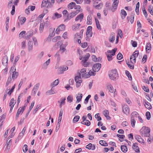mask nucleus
I'll list each match as a JSON object with an SVG mask.
<instances>
[{
	"label": "nucleus",
	"mask_w": 153,
	"mask_h": 153,
	"mask_svg": "<svg viewBox=\"0 0 153 153\" xmlns=\"http://www.w3.org/2000/svg\"><path fill=\"white\" fill-rule=\"evenodd\" d=\"M150 129L149 128L145 126H143L140 131V134L143 137H149Z\"/></svg>",
	"instance_id": "1"
},
{
	"label": "nucleus",
	"mask_w": 153,
	"mask_h": 153,
	"mask_svg": "<svg viewBox=\"0 0 153 153\" xmlns=\"http://www.w3.org/2000/svg\"><path fill=\"white\" fill-rule=\"evenodd\" d=\"M109 78L112 80H116L118 77L117 71L116 69L112 70L109 72Z\"/></svg>",
	"instance_id": "2"
},
{
	"label": "nucleus",
	"mask_w": 153,
	"mask_h": 153,
	"mask_svg": "<svg viewBox=\"0 0 153 153\" xmlns=\"http://www.w3.org/2000/svg\"><path fill=\"white\" fill-rule=\"evenodd\" d=\"M117 50L116 48H114L112 50H108L106 53V56L108 60L109 61H111L113 59L112 56L115 55V52Z\"/></svg>",
	"instance_id": "3"
},
{
	"label": "nucleus",
	"mask_w": 153,
	"mask_h": 153,
	"mask_svg": "<svg viewBox=\"0 0 153 153\" xmlns=\"http://www.w3.org/2000/svg\"><path fill=\"white\" fill-rule=\"evenodd\" d=\"M92 27L91 26H89L87 28L86 32V39L87 40H89L90 38L92 35Z\"/></svg>",
	"instance_id": "4"
},
{
	"label": "nucleus",
	"mask_w": 153,
	"mask_h": 153,
	"mask_svg": "<svg viewBox=\"0 0 153 153\" xmlns=\"http://www.w3.org/2000/svg\"><path fill=\"white\" fill-rule=\"evenodd\" d=\"M139 53L138 51H135L130 57V60L131 62L134 64L135 63L136 58L137 57Z\"/></svg>",
	"instance_id": "5"
},
{
	"label": "nucleus",
	"mask_w": 153,
	"mask_h": 153,
	"mask_svg": "<svg viewBox=\"0 0 153 153\" xmlns=\"http://www.w3.org/2000/svg\"><path fill=\"white\" fill-rule=\"evenodd\" d=\"M113 3L111 7V10L112 12H114L117 9L119 0H111Z\"/></svg>",
	"instance_id": "6"
},
{
	"label": "nucleus",
	"mask_w": 153,
	"mask_h": 153,
	"mask_svg": "<svg viewBox=\"0 0 153 153\" xmlns=\"http://www.w3.org/2000/svg\"><path fill=\"white\" fill-rule=\"evenodd\" d=\"M65 28V25L64 24H61L59 26L56 30V33L58 34L60 31L64 30Z\"/></svg>",
	"instance_id": "7"
},
{
	"label": "nucleus",
	"mask_w": 153,
	"mask_h": 153,
	"mask_svg": "<svg viewBox=\"0 0 153 153\" xmlns=\"http://www.w3.org/2000/svg\"><path fill=\"white\" fill-rule=\"evenodd\" d=\"M122 111L124 114L126 115H128L130 112V109L128 106L126 105H123L122 106Z\"/></svg>",
	"instance_id": "8"
},
{
	"label": "nucleus",
	"mask_w": 153,
	"mask_h": 153,
	"mask_svg": "<svg viewBox=\"0 0 153 153\" xmlns=\"http://www.w3.org/2000/svg\"><path fill=\"white\" fill-rule=\"evenodd\" d=\"M75 79L76 82V87L78 88L81 85V83L82 82V78L80 76H77L75 77Z\"/></svg>",
	"instance_id": "9"
},
{
	"label": "nucleus",
	"mask_w": 153,
	"mask_h": 153,
	"mask_svg": "<svg viewBox=\"0 0 153 153\" xmlns=\"http://www.w3.org/2000/svg\"><path fill=\"white\" fill-rule=\"evenodd\" d=\"M51 4L49 0H43L41 5L42 7H48Z\"/></svg>",
	"instance_id": "10"
},
{
	"label": "nucleus",
	"mask_w": 153,
	"mask_h": 153,
	"mask_svg": "<svg viewBox=\"0 0 153 153\" xmlns=\"http://www.w3.org/2000/svg\"><path fill=\"white\" fill-rule=\"evenodd\" d=\"M101 64L100 63H96L93 66L92 70L95 72H97L100 70L101 67Z\"/></svg>",
	"instance_id": "11"
},
{
	"label": "nucleus",
	"mask_w": 153,
	"mask_h": 153,
	"mask_svg": "<svg viewBox=\"0 0 153 153\" xmlns=\"http://www.w3.org/2000/svg\"><path fill=\"white\" fill-rule=\"evenodd\" d=\"M135 138L140 143L144 145L145 142L144 140L139 135H136L134 136Z\"/></svg>",
	"instance_id": "12"
},
{
	"label": "nucleus",
	"mask_w": 153,
	"mask_h": 153,
	"mask_svg": "<svg viewBox=\"0 0 153 153\" xmlns=\"http://www.w3.org/2000/svg\"><path fill=\"white\" fill-rule=\"evenodd\" d=\"M81 25L79 23H76L74 22V24L71 26L72 30L74 31H76L78 30L80 26Z\"/></svg>",
	"instance_id": "13"
},
{
	"label": "nucleus",
	"mask_w": 153,
	"mask_h": 153,
	"mask_svg": "<svg viewBox=\"0 0 153 153\" xmlns=\"http://www.w3.org/2000/svg\"><path fill=\"white\" fill-rule=\"evenodd\" d=\"M132 148L133 149L136 153H139L140 151L138 144L137 143H135L133 144Z\"/></svg>",
	"instance_id": "14"
},
{
	"label": "nucleus",
	"mask_w": 153,
	"mask_h": 153,
	"mask_svg": "<svg viewBox=\"0 0 153 153\" xmlns=\"http://www.w3.org/2000/svg\"><path fill=\"white\" fill-rule=\"evenodd\" d=\"M84 17V14L83 13H81L78 15L75 19V21L78 22L79 21L81 22L83 19Z\"/></svg>",
	"instance_id": "15"
},
{
	"label": "nucleus",
	"mask_w": 153,
	"mask_h": 153,
	"mask_svg": "<svg viewBox=\"0 0 153 153\" xmlns=\"http://www.w3.org/2000/svg\"><path fill=\"white\" fill-rule=\"evenodd\" d=\"M46 93L48 95H51L56 93L57 91L54 87H52L51 89L47 91Z\"/></svg>",
	"instance_id": "16"
},
{
	"label": "nucleus",
	"mask_w": 153,
	"mask_h": 153,
	"mask_svg": "<svg viewBox=\"0 0 153 153\" xmlns=\"http://www.w3.org/2000/svg\"><path fill=\"white\" fill-rule=\"evenodd\" d=\"M106 87L109 91L112 93L114 92V88L112 85L110 83H108L106 85Z\"/></svg>",
	"instance_id": "17"
},
{
	"label": "nucleus",
	"mask_w": 153,
	"mask_h": 153,
	"mask_svg": "<svg viewBox=\"0 0 153 153\" xmlns=\"http://www.w3.org/2000/svg\"><path fill=\"white\" fill-rule=\"evenodd\" d=\"M68 68L66 66L60 67L59 68L58 70L59 74H62L64 72L67 70Z\"/></svg>",
	"instance_id": "18"
},
{
	"label": "nucleus",
	"mask_w": 153,
	"mask_h": 153,
	"mask_svg": "<svg viewBox=\"0 0 153 153\" xmlns=\"http://www.w3.org/2000/svg\"><path fill=\"white\" fill-rule=\"evenodd\" d=\"M74 9L76 10L74 11L77 14L80 12H82V11L81 6L79 5H76L74 7Z\"/></svg>",
	"instance_id": "19"
},
{
	"label": "nucleus",
	"mask_w": 153,
	"mask_h": 153,
	"mask_svg": "<svg viewBox=\"0 0 153 153\" xmlns=\"http://www.w3.org/2000/svg\"><path fill=\"white\" fill-rule=\"evenodd\" d=\"M27 48L29 52H30L32 51L33 49V43L31 41H29L28 42Z\"/></svg>",
	"instance_id": "20"
},
{
	"label": "nucleus",
	"mask_w": 153,
	"mask_h": 153,
	"mask_svg": "<svg viewBox=\"0 0 153 153\" xmlns=\"http://www.w3.org/2000/svg\"><path fill=\"white\" fill-rule=\"evenodd\" d=\"M50 59H48L42 65V68L45 69H46L47 68L48 65L50 64Z\"/></svg>",
	"instance_id": "21"
},
{
	"label": "nucleus",
	"mask_w": 153,
	"mask_h": 153,
	"mask_svg": "<svg viewBox=\"0 0 153 153\" xmlns=\"http://www.w3.org/2000/svg\"><path fill=\"white\" fill-rule=\"evenodd\" d=\"M25 106H24L23 107H20L19 108L16 114V117H18L19 115L20 114V113L21 112L22 113L23 112L25 109Z\"/></svg>",
	"instance_id": "22"
},
{
	"label": "nucleus",
	"mask_w": 153,
	"mask_h": 153,
	"mask_svg": "<svg viewBox=\"0 0 153 153\" xmlns=\"http://www.w3.org/2000/svg\"><path fill=\"white\" fill-rule=\"evenodd\" d=\"M152 48L151 44L149 43L146 44V52L148 53H149L150 52Z\"/></svg>",
	"instance_id": "23"
},
{
	"label": "nucleus",
	"mask_w": 153,
	"mask_h": 153,
	"mask_svg": "<svg viewBox=\"0 0 153 153\" xmlns=\"http://www.w3.org/2000/svg\"><path fill=\"white\" fill-rule=\"evenodd\" d=\"M82 96V95L81 93H78L76 95V103L79 102L81 101Z\"/></svg>",
	"instance_id": "24"
},
{
	"label": "nucleus",
	"mask_w": 153,
	"mask_h": 153,
	"mask_svg": "<svg viewBox=\"0 0 153 153\" xmlns=\"http://www.w3.org/2000/svg\"><path fill=\"white\" fill-rule=\"evenodd\" d=\"M62 17L61 14L58 13L57 12L55 13L52 17V19L53 20H55L56 19Z\"/></svg>",
	"instance_id": "25"
},
{
	"label": "nucleus",
	"mask_w": 153,
	"mask_h": 153,
	"mask_svg": "<svg viewBox=\"0 0 153 153\" xmlns=\"http://www.w3.org/2000/svg\"><path fill=\"white\" fill-rule=\"evenodd\" d=\"M86 148L89 150H94L95 149L94 145H93L91 143H89L86 146Z\"/></svg>",
	"instance_id": "26"
},
{
	"label": "nucleus",
	"mask_w": 153,
	"mask_h": 153,
	"mask_svg": "<svg viewBox=\"0 0 153 153\" xmlns=\"http://www.w3.org/2000/svg\"><path fill=\"white\" fill-rule=\"evenodd\" d=\"M121 15L122 19H125L127 15L126 12L123 9L121 10Z\"/></svg>",
	"instance_id": "27"
},
{
	"label": "nucleus",
	"mask_w": 153,
	"mask_h": 153,
	"mask_svg": "<svg viewBox=\"0 0 153 153\" xmlns=\"http://www.w3.org/2000/svg\"><path fill=\"white\" fill-rule=\"evenodd\" d=\"M134 16L133 15H131L130 16H128L127 19L128 21H130L131 24H132L134 21Z\"/></svg>",
	"instance_id": "28"
},
{
	"label": "nucleus",
	"mask_w": 153,
	"mask_h": 153,
	"mask_svg": "<svg viewBox=\"0 0 153 153\" xmlns=\"http://www.w3.org/2000/svg\"><path fill=\"white\" fill-rule=\"evenodd\" d=\"M77 14L76 13V12L74 11H73L68 14V19H71L73 18Z\"/></svg>",
	"instance_id": "29"
},
{
	"label": "nucleus",
	"mask_w": 153,
	"mask_h": 153,
	"mask_svg": "<svg viewBox=\"0 0 153 153\" xmlns=\"http://www.w3.org/2000/svg\"><path fill=\"white\" fill-rule=\"evenodd\" d=\"M18 18L19 19L20 23L21 25L24 24L26 20V18L25 17H20V16H19Z\"/></svg>",
	"instance_id": "30"
},
{
	"label": "nucleus",
	"mask_w": 153,
	"mask_h": 153,
	"mask_svg": "<svg viewBox=\"0 0 153 153\" xmlns=\"http://www.w3.org/2000/svg\"><path fill=\"white\" fill-rule=\"evenodd\" d=\"M92 23V17L90 15H88L87 17V24L88 25H91Z\"/></svg>",
	"instance_id": "31"
},
{
	"label": "nucleus",
	"mask_w": 153,
	"mask_h": 153,
	"mask_svg": "<svg viewBox=\"0 0 153 153\" xmlns=\"http://www.w3.org/2000/svg\"><path fill=\"white\" fill-rule=\"evenodd\" d=\"M144 105L146 108L149 109H151L152 108V107L150 103L147 101L144 102Z\"/></svg>",
	"instance_id": "32"
},
{
	"label": "nucleus",
	"mask_w": 153,
	"mask_h": 153,
	"mask_svg": "<svg viewBox=\"0 0 153 153\" xmlns=\"http://www.w3.org/2000/svg\"><path fill=\"white\" fill-rule=\"evenodd\" d=\"M8 58L7 57H4L2 61V63L3 65L5 66H7V64L8 63Z\"/></svg>",
	"instance_id": "33"
},
{
	"label": "nucleus",
	"mask_w": 153,
	"mask_h": 153,
	"mask_svg": "<svg viewBox=\"0 0 153 153\" xmlns=\"http://www.w3.org/2000/svg\"><path fill=\"white\" fill-rule=\"evenodd\" d=\"M59 79H56L51 83V85L52 87H54L55 86H57L59 84Z\"/></svg>",
	"instance_id": "34"
},
{
	"label": "nucleus",
	"mask_w": 153,
	"mask_h": 153,
	"mask_svg": "<svg viewBox=\"0 0 153 153\" xmlns=\"http://www.w3.org/2000/svg\"><path fill=\"white\" fill-rule=\"evenodd\" d=\"M115 36L114 33H112L109 36L108 40L109 42H113L115 40Z\"/></svg>",
	"instance_id": "35"
},
{
	"label": "nucleus",
	"mask_w": 153,
	"mask_h": 153,
	"mask_svg": "<svg viewBox=\"0 0 153 153\" xmlns=\"http://www.w3.org/2000/svg\"><path fill=\"white\" fill-rule=\"evenodd\" d=\"M12 73V79L13 80L16 79L19 75L18 72L16 71Z\"/></svg>",
	"instance_id": "36"
},
{
	"label": "nucleus",
	"mask_w": 153,
	"mask_h": 153,
	"mask_svg": "<svg viewBox=\"0 0 153 153\" xmlns=\"http://www.w3.org/2000/svg\"><path fill=\"white\" fill-rule=\"evenodd\" d=\"M5 115L4 114L0 117V127H1L3 125L4 119L5 118Z\"/></svg>",
	"instance_id": "37"
},
{
	"label": "nucleus",
	"mask_w": 153,
	"mask_h": 153,
	"mask_svg": "<svg viewBox=\"0 0 153 153\" xmlns=\"http://www.w3.org/2000/svg\"><path fill=\"white\" fill-rule=\"evenodd\" d=\"M103 114L108 120L110 119V117L109 116V112L108 110H105L103 112Z\"/></svg>",
	"instance_id": "38"
},
{
	"label": "nucleus",
	"mask_w": 153,
	"mask_h": 153,
	"mask_svg": "<svg viewBox=\"0 0 153 153\" xmlns=\"http://www.w3.org/2000/svg\"><path fill=\"white\" fill-rule=\"evenodd\" d=\"M76 5V3L74 2H71L69 3L68 5V8L70 9H72L74 8V7Z\"/></svg>",
	"instance_id": "39"
},
{
	"label": "nucleus",
	"mask_w": 153,
	"mask_h": 153,
	"mask_svg": "<svg viewBox=\"0 0 153 153\" xmlns=\"http://www.w3.org/2000/svg\"><path fill=\"white\" fill-rule=\"evenodd\" d=\"M16 102V101L14 100V98H12L10 100L9 104L10 106H13L15 104Z\"/></svg>",
	"instance_id": "40"
},
{
	"label": "nucleus",
	"mask_w": 153,
	"mask_h": 153,
	"mask_svg": "<svg viewBox=\"0 0 153 153\" xmlns=\"http://www.w3.org/2000/svg\"><path fill=\"white\" fill-rule=\"evenodd\" d=\"M121 149L122 151L124 153H126L128 151V148L126 146L122 145L121 146Z\"/></svg>",
	"instance_id": "41"
},
{
	"label": "nucleus",
	"mask_w": 153,
	"mask_h": 153,
	"mask_svg": "<svg viewBox=\"0 0 153 153\" xmlns=\"http://www.w3.org/2000/svg\"><path fill=\"white\" fill-rule=\"evenodd\" d=\"M138 116L139 114L136 111H134L131 114V118L134 119L135 117H136L137 116Z\"/></svg>",
	"instance_id": "42"
},
{
	"label": "nucleus",
	"mask_w": 153,
	"mask_h": 153,
	"mask_svg": "<svg viewBox=\"0 0 153 153\" xmlns=\"http://www.w3.org/2000/svg\"><path fill=\"white\" fill-rule=\"evenodd\" d=\"M33 31L30 30L27 32L26 33V39H27L28 38H29L33 35Z\"/></svg>",
	"instance_id": "43"
},
{
	"label": "nucleus",
	"mask_w": 153,
	"mask_h": 153,
	"mask_svg": "<svg viewBox=\"0 0 153 153\" xmlns=\"http://www.w3.org/2000/svg\"><path fill=\"white\" fill-rule=\"evenodd\" d=\"M66 45H60V50L61 51L62 53H63L66 51L65 47Z\"/></svg>",
	"instance_id": "44"
},
{
	"label": "nucleus",
	"mask_w": 153,
	"mask_h": 153,
	"mask_svg": "<svg viewBox=\"0 0 153 153\" xmlns=\"http://www.w3.org/2000/svg\"><path fill=\"white\" fill-rule=\"evenodd\" d=\"M45 25V23L44 22H42L40 23L39 30L40 32H42L44 29V27Z\"/></svg>",
	"instance_id": "45"
},
{
	"label": "nucleus",
	"mask_w": 153,
	"mask_h": 153,
	"mask_svg": "<svg viewBox=\"0 0 153 153\" xmlns=\"http://www.w3.org/2000/svg\"><path fill=\"white\" fill-rule=\"evenodd\" d=\"M95 19V22L96 24V25L97 28L99 30H101V28L100 25L99 24L98 20L96 19Z\"/></svg>",
	"instance_id": "46"
},
{
	"label": "nucleus",
	"mask_w": 153,
	"mask_h": 153,
	"mask_svg": "<svg viewBox=\"0 0 153 153\" xmlns=\"http://www.w3.org/2000/svg\"><path fill=\"white\" fill-rule=\"evenodd\" d=\"M100 144L102 146H108V144L104 140H100L99 141Z\"/></svg>",
	"instance_id": "47"
},
{
	"label": "nucleus",
	"mask_w": 153,
	"mask_h": 153,
	"mask_svg": "<svg viewBox=\"0 0 153 153\" xmlns=\"http://www.w3.org/2000/svg\"><path fill=\"white\" fill-rule=\"evenodd\" d=\"M61 37L59 36H58L54 37L52 39L53 42H55L57 41H58L61 39Z\"/></svg>",
	"instance_id": "48"
},
{
	"label": "nucleus",
	"mask_w": 153,
	"mask_h": 153,
	"mask_svg": "<svg viewBox=\"0 0 153 153\" xmlns=\"http://www.w3.org/2000/svg\"><path fill=\"white\" fill-rule=\"evenodd\" d=\"M67 100L69 103L72 102L73 100V96L71 95H69L67 97Z\"/></svg>",
	"instance_id": "49"
},
{
	"label": "nucleus",
	"mask_w": 153,
	"mask_h": 153,
	"mask_svg": "<svg viewBox=\"0 0 153 153\" xmlns=\"http://www.w3.org/2000/svg\"><path fill=\"white\" fill-rule=\"evenodd\" d=\"M90 55L89 53H87L83 58V60L82 61H86L88 59Z\"/></svg>",
	"instance_id": "50"
},
{
	"label": "nucleus",
	"mask_w": 153,
	"mask_h": 153,
	"mask_svg": "<svg viewBox=\"0 0 153 153\" xmlns=\"http://www.w3.org/2000/svg\"><path fill=\"white\" fill-rule=\"evenodd\" d=\"M81 123L82 124L85 125L87 126H89L90 125V122L88 120L85 121H82L81 122Z\"/></svg>",
	"instance_id": "51"
},
{
	"label": "nucleus",
	"mask_w": 153,
	"mask_h": 153,
	"mask_svg": "<svg viewBox=\"0 0 153 153\" xmlns=\"http://www.w3.org/2000/svg\"><path fill=\"white\" fill-rule=\"evenodd\" d=\"M103 6V4L102 3H100L97 6H95V8L97 9H100Z\"/></svg>",
	"instance_id": "52"
},
{
	"label": "nucleus",
	"mask_w": 153,
	"mask_h": 153,
	"mask_svg": "<svg viewBox=\"0 0 153 153\" xmlns=\"http://www.w3.org/2000/svg\"><path fill=\"white\" fill-rule=\"evenodd\" d=\"M80 117L79 115H76L75 116L73 120V122L74 123L77 122L79 120Z\"/></svg>",
	"instance_id": "53"
},
{
	"label": "nucleus",
	"mask_w": 153,
	"mask_h": 153,
	"mask_svg": "<svg viewBox=\"0 0 153 153\" xmlns=\"http://www.w3.org/2000/svg\"><path fill=\"white\" fill-rule=\"evenodd\" d=\"M65 98H62L61 99V102L59 106L60 108H61L62 105H65Z\"/></svg>",
	"instance_id": "54"
},
{
	"label": "nucleus",
	"mask_w": 153,
	"mask_h": 153,
	"mask_svg": "<svg viewBox=\"0 0 153 153\" xmlns=\"http://www.w3.org/2000/svg\"><path fill=\"white\" fill-rule=\"evenodd\" d=\"M125 73L126 76L128 77V79L130 80H131L132 79L130 73L127 71H125Z\"/></svg>",
	"instance_id": "55"
},
{
	"label": "nucleus",
	"mask_w": 153,
	"mask_h": 153,
	"mask_svg": "<svg viewBox=\"0 0 153 153\" xmlns=\"http://www.w3.org/2000/svg\"><path fill=\"white\" fill-rule=\"evenodd\" d=\"M34 104H35V101H32V102H31V105L29 107V109L28 110V113L27 114H29L30 111H31V110L32 108H33V107L34 105Z\"/></svg>",
	"instance_id": "56"
},
{
	"label": "nucleus",
	"mask_w": 153,
	"mask_h": 153,
	"mask_svg": "<svg viewBox=\"0 0 153 153\" xmlns=\"http://www.w3.org/2000/svg\"><path fill=\"white\" fill-rule=\"evenodd\" d=\"M62 13L65 17H66V19H68V12L66 10H64L62 11Z\"/></svg>",
	"instance_id": "57"
},
{
	"label": "nucleus",
	"mask_w": 153,
	"mask_h": 153,
	"mask_svg": "<svg viewBox=\"0 0 153 153\" xmlns=\"http://www.w3.org/2000/svg\"><path fill=\"white\" fill-rule=\"evenodd\" d=\"M26 31H22L19 34V37L20 38L23 37L26 34Z\"/></svg>",
	"instance_id": "58"
},
{
	"label": "nucleus",
	"mask_w": 153,
	"mask_h": 153,
	"mask_svg": "<svg viewBox=\"0 0 153 153\" xmlns=\"http://www.w3.org/2000/svg\"><path fill=\"white\" fill-rule=\"evenodd\" d=\"M8 66H6L5 68L3 70V75H6L8 71Z\"/></svg>",
	"instance_id": "59"
},
{
	"label": "nucleus",
	"mask_w": 153,
	"mask_h": 153,
	"mask_svg": "<svg viewBox=\"0 0 153 153\" xmlns=\"http://www.w3.org/2000/svg\"><path fill=\"white\" fill-rule=\"evenodd\" d=\"M26 47V41H23L21 43V48L22 49H25Z\"/></svg>",
	"instance_id": "60"
},
{
	"label": "nucleus",
	"mask_w": 153,
	"mask_h": 153,
	"mask_svg": "<svg viewBox=\"0 0 153 153\" xmlns=\"http://www.w3.org/2000/svg\"><path fill=\"white\" fill-rule=\"evenodd\" d=\"M24 134L20 132L19 134V136L16 139V141H17L20 140L23 137Z\"/></svg>",
	"instance_id": "61"
},
{
	"label": "nucleus",
	"mask_w": 153,
	"mask_h": 153,
	"mask_svg": "<svg viewBox=\"0 0 153 153\" xmlns=\"http://www.w3.org/2000/svg\"><path fill=\"white\" fill-rule=\"evenodd\" d=\"M37 17V15L35 14L33 15L31 17V19L29 20V22H33L35 20L36 18Z\"/></svg>",
	"instance_id": "62"
},
{
	"label": "nucleus",
	"mask_w": 153,
	"mask_h": 153,
	"mask_svg": "<svg viewBox=\"0 0 153 153\" xmlns=\"http://www.w3.org/2000/svg\"><path fill=\"white\" fill-rule=\"evenodd\" d=\"M81 38V36L80 33H76L74 35V38L76 39H78Z\"/></svg>",
	"instance_id": "63"
},
{
	"label": "nucleus",
	"mask_w": 153,
	"mask_h": 153,
	"mask_svg": "<svg viewBox=\"0 0 153 153\" xmlns=\"http://www.w3.org/2000/svg\"><path fill=\"white\" fill-rule=\"evenodd\" d=\"M148 10L152 15H153V8L152 7L150 6L148 7Z\"/></svg>",
	"instance_id": "64"
}]
</instances>
